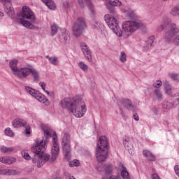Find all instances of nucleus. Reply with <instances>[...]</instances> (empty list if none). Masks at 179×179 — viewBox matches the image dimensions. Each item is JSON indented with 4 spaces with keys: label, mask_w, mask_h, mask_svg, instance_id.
<instances>
[{
    "label": "nucleus",
    "mask_w": 179,
    "mask_h": 179,
    "mask_svg": "<svg viewBox=\"0 0 179 179\" xmlns=\"http://www.w3.org/2000/svg\"><path fill=\"white\" fill-rule=\"evenodd\" d=\"M163 1H167V0H163Z\"/></svg>",
    "instance_id": "57"
},
{
    "label": "nucleus",
    "mask_w": 179,
    "mask_h": 179,
    "mask_svg": "<svg viewBox=\"0 0 179 179\" xmlns=\"http://www.w3.org/2000/svg\"><path fill=\"white\" fill-rule=\"evenodd\" d=\"M22 156L25 160H30V159H31V157L29 155V152L22 153Z\"/></svg>",
    "instance_id": "50"
},
{
    "label": "nucleus",
    "mask_w": 179,
    "mask_h": 179,
    "mask_svg": "<svg viewBox=\"0 0 179 179\" xmlns=\"http://www.w3.org/2000/svg\"><path fill=\"white\" fill-rule=\"evenodd\" d=\"M120 102L124 107H125V108H127V110H129L130 111H134V110H135V106L132 104L131 100L122 99Z\"/></svg>",
    "instance_id": "15"
},
{
    "label": "nucleus",
    "mask_w": 179,
    "mask_h": 179,
    "mask_svg": "<svg viewBox=\"0 0 179 179\" xmlns=\"http://www.w3.org/2000/svg\"><path fill=\"white\" fill-rule=\"evenodd\" d=\"M103 150H108V141H107V137L102 136L99 138L97 143V148Z\"/></svg>",
    "instance_id": "14"
},
{
    "label": "nucleus",
    "mask_w": 179,
    "mask_h": 179,
    "mask_svg": "<svg viewBox=\"0 0 179 179\" xmlns=\"http://www.w3.org/2000/svg\"><path fill=\"white\" fill-rule=\"evenodd\" d=\"M134 118L135 121H139V116H138V114L134 113Z\"/></svg>",
    "instance_id": "53"
},
{
    "label": "nucleus",
    "mask_w": 179,
    "mask_h": 179,
    "mask_svg": "<svg viewBox=\"0 0 179 179\" xmlns=\"http://www.w3.org/2000/svg\"><path fill=\"white\" fill-rule=\"evenodd\" d=\"M85 29H86V21L83 17H79L72 27L73 36L75 37H80Z\"/></svg>",
    "instance_id": "5"
},
{
    "label": "nucleus",
    "mask_w": 179,
    "mask_h": 179,
    "mask_svg": "<svg viewBox=\"0 0 179 179\" xmlns=\"http://www.w3.org/2000/svg\"><path fill=\"white\" fill-rule=\"evenodd\" d=\"M20 16L23 17V19H27L28 20H31L32 23H36V16L34 15V13L31 11L30 8L24 6L22 9V12L20 13Z\"/></svg>",
    "instance_id": "7"
},
{
    "label": "nucleus",
    "mask_w": 179,
    "mask_h": 179,
    "mask_svg": "<svg viewBox=\"0 0 179 179\" xmlns=\"http://www.w3.org/2000/svg\"><path fill=\"white\" fill-rule=\"evenodd\" d=\"M78 1L81 8H85L87 5L90 12L91 17H94V9H93V5H92L90 0H78Z\"/></svg>",
    "instance_id": "13"
},
{
    "label": "nucleus",
    "mask_w": 179,
    "mask_h": 179,
    "mask_svg": "<svg viewBox=\"0 0 179 179\" xmlns=\"http://www.w3.org/2000/svg\"><path fill=\"white\" fill-rule=\"evenodd\" d=\"M169 77L173 80H177L178 79V74L176 73H170Z\"/></svg>",
    "instance_id": "47"
},
{
    "label": "nucleus",
    "mask_w": 179,
    "mask_h": 179,
    "mask_svg": "<svg viewBox=\"0 0 179 179\" xmlns=\"http://www.w3.org/2000/svg\"><path fill=\"white\" fill-rule=\"evenodd\" d=\"M45 149H47V141L45 140H36L35 145L31 148V152L35 154L32 158V162L34 164L37 163L38 168L43 167L51 157L50 155L44 153Z\"/></svg>",
    "instance_id": "2"
},
{
    "label": "nucleus",
    "mask_w": 179,
    "mask_h": 179,
    "mask_svg": "<svg viewBox=\"0 0 179 179\" xmlns=\"http://www.w3.org/2000/svg\"><path fill=\"white\" fill-rule=\"evenodd\" d=\"M0 174L1 176H16L17 174V171L15 169H1Z\"/></svg>",
    "instance_id": "20"
},
{
    "label": "nucleus",
    "mask_w": 179,
    "mask_h": 179,
    "mask_svg": "<svg viewBox=\"0 0 179 179\" xmlns=\"http://www.w3.org/2000/svg\"><path fill=\"white\" fill-rule=\"evenodd\" d=\"M39 85H40L41 87H42L43 90L45 91L48 95H50V92L48 90H45V83L40 82Z\"/></svg>",
    "instance_id": "44"
},
{
    "label": "nucleus",
    "mask_w": 179,
    "mask_h": 179,
    "mask_svg": "<svg viewBox=\"0 0 179 179\" xmlns=\"http://www.w3.org/2000/svg\"><path fill=\"white\" fill-rule=\"evenodd\" d=\"M174 100H175V104L176 106H178V104H179V93L175 94Z\"/></svg>",
    "instance_id": "48"
},
{
    "label": "nucleus",
    "mask_w": 179,
    "mask_h": 179,
    "mask_svg": "<svg viewBox=\"0 0 179 179\" xmlns=\"http://www.w3.org/2000/svg\"><path fill=\"white\" fill-rule=\"evenodd\" d=\"M165 93L168 96H171L173 94V91L171 90V85L169 84V83H166L165 84Z\"/></svg>",
    "instance_id": "34"
},
{
    "label": "nucleus",
    "mask_w": 179,
    "mask_h": 179,
    "mask_svg": "<svg viewBox=\"0 0 179 179\" xmlns=\"http://www.w3.org/2000/svg\"><path fill=\"white\" fill-rule=\"evenodd\" d=\"M108 2L110 5H112L113 6H121V5H122V3H121V1H120L119 0H108Z\"/></svg>",
    "instance_id": "38"
},
{
    "label": "nucleus",
    "mask_w": 179,
    "mask_h": 179,
    "mask_svg": "<svg viewBox=\"0 0 179 179\" xmlns=\"http://www.w3.org/2000/svg\"><path fill=\"white\" fill-rule=\"evenodd\" d=\"M109 179H120V176H111Z\"/></svg>",
    "instance_id": "55"
},
{
    "label": "nucleus",
    "mask_w": 179,
    "mask_h": 179,
    "mask_svg": "<svg viewBox=\"0 0 179 179\" xmlns=\"http://www.w3.org/2000/svg\"><path fill=\"white\" fill-rule=\"evenodd\" d=\"M103 169L105 171L106 174L108 176V174H111L113 173V165L110 164L104 165Z\"/></svg>",
    "instance_id": "32"
},
{
    "label": "nucleus",
    "mask_w": 179,
    "mask_h": 179,
    "mask_svg": "<svg viewBox=\"0 0 179 179\" xmlns=\"http://www.w3.org/2000/svg\"><path fill=\"white\" fill-rule=\"evenodd\" d=\"M123 145L126 149V150H128L129 153L130 155H134V146L129 143V141H128V138H125L123 140Z\"/></svg>",
    "instance_id": "24"
},
{
    "label": "nucleus",
    "mask_w": 179,
    "mask_h": 179,
    "mask_svg": "<svg viewBox=\"0 0 179 179\" xmlns=\"http://www.w3.org/2000/svg\"><path fill=\"white\" fill-rule=\"evenodd\" d=\"M50 29H51V36H55V34H57V33H58V25H57V24H52L50 26Z\"/></svg>",
    "instance_id": "35"
},
{
    "label": "nucleus",
    "mask_w": 179,
    "mask_h": 179,
    "mask_svg": "<svg viewBox=\"0 0 179 179\" xmlns=\"http://www.w3.org/2000/svg\"><path fill=\"white\" fill-rule=\"evenodd\" d=\"M20 24H22L24 26V27H26L27 29H30L31 30H35L36 26L34 24H31V22L21 18L20 20Z\"/></svg>",
    "instance_id": "18"
},
{
    "label": "nucleus",
    "mask_w": 179,
    "mask_h": 179,
    "mask_svg": "<svg viewBox=\"0 0 179 179\" xmlns=\"http://www.w3.org/2000/svg\"><path fill=\"white\" fill-rule=\"evenodd\" d=\"M153 87H156L157 89H159V87H162V81L157 80V83H154L152 84Z\"/></svg>",
    "instance_id": "45"
},
{
    "label": "nucleus",
    "mask_w": 179,
    "mask_h": 179,
    "mask_svg": "<svg viewBox=\"0 0 179 179\" xmlns=\"http://www.w3.org/2000/svg\"><path fill=\"white\" fill-rule=\"evenodd\" d=\"M31 75L33 78L34 82H40V73H38L37 70L32 68V70L31 71Z\"/></svg>",
    "instance_id": "26"
},
{
    "label": "nucleus",
    "mask_w": 179,
    "mask_h": 179,
    "mask_svg": "<svg viewBox=\"0 0 179 179\" xmlns=\"http://www.w3.org/2000/svg\"><path fill=\"white\" fill-rule=\"evenodd\" d=\"M79 160L74 159L73 161L69 162V166L70 167H78V166H79Z\"/></svg>",
    "instance_id": "41"
},
{
    "label": "nucleus",
    "mask_w": 179,
    "mask_h": 179,
    "mask_svg": "<svg viewBox=\"0 0 179 179\" xmlns=\"http://www.w3.org/2000/svg\"><path fill=\"white\" fill-rule=\"evenodd\" d=\"M24 127H25V134L27 136H29V135H30V126L25 124Z\"/></svg>",
    "instance_id": "49"
},
{
    "label": "nucleus",
    "mask_w": 179,
    "mask_h": 179,
    "mask_svg": "<svg viewBox=\"0 0 179 179\" xmlns=\"http://www.w3.org/2000/svg\"><path fill=\"white\" fill-rule=\"evenodd\" d=\"M78 66L79 68H80L82 69V71H83L84 72H86V71H87L89 69V66H87V65H86L85 63H83V62H80L78 63Z\"/></svg>",
    "instance_id": "39"
},
{
    "label": "nucleus",
    "mask_w": 179,
    "mask_h": 179,
    "mask_svg": "<svg viewBox=\"0 0 179 179\" xmlns=\"http://www.w3.org/2000/svg\"><path fill=\"white\" fill-rule=\"evenodd\" d=\"M143 155L146 157L147 160H149L150 162H155L156 160L155 155L148 150H143Z\"/></svg>",
    "instance_id": "23"
},
{
    "label": "nucleus",
    "mask_w": 179,
    "mask_h": 179,
    "mask_svg": "<svg viewBox=\"0 0 179 179\" xmlns=\"http://www.w3.org/2000/svg\"><path fill=\"white\" fill-rule=\"evenodd\" d=\"M179 34V29L177 28V25L174 23L170 24V29L166 31L165 35L166 43H171V38L173 36H176Z\"/></svg>",
    "instance_id": "8"
},
{
    "label": "nucleus",
    "mask_w": 179,
    "mask_h": 179,
    "mask_svg": "<svg viewBox=\"0 0 179 179\" xmlns=\"http://www.w3.org/2000/svg\"><path fill=\"white\" fill-rule=\"evenodd\" d=\"M5 135H6L7 136H13L14 133L12 129H10V128H6L5 129Z\"/></svg>",
    "instance_id": "42"
},
{
    "label": "nucleus",
    "mask_w": 179,
    "mask_h": 179,
    "mask_svg": "<svg viewBox=\"0 0 179 179\" xmlns=\"http://www.w3.org/2000/svg\"><path fill=\"white\" fill-rule=\"evenodd\" d=\"M94 28L99 30L100 29V27L99 26V22H95V24H94Z\"/></svg>",
    "instance_id": "54"
},
{
    "label": "nucleus",
    "mask_w": 179,
    "mask_h": 179,
    "mask_svg": "<svg viewBox=\"0 0 179 179\" xmlns=\"http://www.w3.org/2000/svg\"><path fill=\"white\" fill-rule=\"evenodd\" d=\"M62 5H63V7L65 8L66 9L71 7V3L68 1L64 2Z\"/></svg>",
    "instance_id": "52"
},
{
    "label": "nucleus",
    "mask_w": 179,
    "mask_h": 179,
    "mask_svg": "<svg viewBox=\"0 0 179 179\" xmlns=\"http://www.w3.org/2000/svg\"><path fill=\"white\" fill-rule=\"evenodd\" d=\"M24 88H25V90L29 94H30L32 97H36L38 94V92H37L36 90L30 87L25 86Z\"/></svg>",
    "instance_id": "28"
},
{
    "label": "nucleus",
    "mask_w": 179,
    "mask_h": 179,
    "mask_svg": "<svg viewBox=\"0 0 179 179\" xmlns=\"http://www.w3.org/2000/svg\"><path fill=\"white\" fill-rule=\"evenodd\" d=\"M120 61L122 62H127V55L125 52L122 51L120 52Z\"/></svg>",
    "instance_id": "40"
},
{
    "label": "nucleus",
    "mask_w": 179,
    "mask_h": 179,
    "mask_svg": "<svg viewBox=\"0 0 179 179\" xmlns=\"http://www.w3.org/2000/svg\"><path fill=\"white\" fill-rule=\"evenodd\" d=\"M13 128H20V127H26V121L21 119H15L12 122Z\"/></svg>",
    "instance_id": "21"
},
{
    "label": "nucleus",
    "mask_w": 179,
    "mask_h": 179,
    "mask_svg": "<svg viewBox=\"0 0 179 179\" xmlns=\"http://www.w3.org/2000/svg\"><path fill=\"white\" fill-rule=\"evenodd\" d=\"M104 1H108V0H104Z\"/></svg>",
    "instance_id": "58"
},
{
    "label": "nucleus",
    "mask_w": 179,
    "mask_h": 179,
    "mask_svg": "<svg viewBox=\"0 0 179 179\" xmlns=\"http://www.w3.org/2000/svg\"><path fill=\"white\" fill-rule=\"evenodd\" d=\"M122 172H121V176L122 177L123 179H131V178L129 177V173H128L127 171V168L122 164Z\"/></svg>",
    "instance_id": "29"
},
{
    "label": "nucleus",
    "mask_w": 179,
    "mask_h": 179,
    "mask_svg": "<svg viewBox=\"0 0 179 179\" xmlns=\"http://www.w3.org/2000/svg\"><path fill=\"white\" fill-rule=\"evenodd\" d=\"M1 2L4 3L5 10L6 13L8 15L11 19L15 17V10L13 7H12V3H10V0H1Z\"/></svg>",
    "instance_id": "11"
},
{
    "label": "nucleus",
    "mask_w": 179,
    "mask_h": 179,
    "mask_svg": "<svg viewBox=\"0 0 179 179\" xmlns=\"http://www.w3.org/2000/svg\"><path fill=\"white\" fill-rule=\"evenodd\" d=\"M0 150L2 153H12V152H14L15 148L13 147H6L4 145H2L0 148Z\"/></svg>",
    "instance_id": "30"
},
{
    "label": "nucleus",
    "mask_w": 179,
    "mask_h": 179,
    "mask_svg": "<svg viewBox=\"0 0 179 179\" xmlns=\"http://www.w3.org/2000/svg\"><path fill=\"white\" fill-rule=\"evenodd\" d=\"M170 14L172 16H179V4L171 10Z\"/></svg>",
    "instance_id": "33"
},
{
    "label": "nucleus",
    "mask_w": 179,
    "mask_h": 179,
    "mask_svg": "<svg viewBox=\"0 0 179 179\" xmlns=\"http://www.w3.org/2000/svg\"><path fill=\"white\" fill-rule=\"evenodd\" d=\"M59 38L64 44L69 43V31L66 29H63L62 34L59 35Z\"/></svg>",
    "instance_id": "16"
},
{
    "label": "nucleus",
    "mask_w": 179,
    "mask_h": 179,
    "mask_svg": "<svg viewBox=\"0 0 179 179\" xmlns=\"http://www.w3.org/2000/svg\"><path fill=\"white\" fill-rule=\"evenodd\" d=\"M45 58L49 60V62H50V64H52V65H55V66L58 65V58L57 57H49L48 55H46Z\"/></svg>",
    "instance_id": "31"
},
{
    "label": "nucleus",
    "mask_w": 179,
    "mask_h": 179,
    "mask_svg": "<svg viewBox=\"0 0 179 179\" xmlns=\"http://www.w3.org/2000/svg\"><path fill=\"white\" fill-rule=\"evenodd\" d=\"M60 106L62 108L70 110L77 118H82V117L86 114V111H87L85 102L79 99L64 98L61 101Z\"/></svg>",
    "instance_id": "3"
},
{
    "label": "nucleus",
    "mask_w": 179,
    "mask_h": 179,
    "mask_svg": "<svg viewBox=\"0 0 179 179\" xmlns=\"http://www.w3.org/2000/svg\"><path fill=\"white\" fill-rule=\"evenodd\" d=\"M35 99L40 101V103H43L45 106H50V100H48V99H47L43 94L38 93L35 96Z\"/></svg>",
    "instance_id": "17"
},
{
    "label": "nucleus",
    "mask_w": 179,
    "mask_h": 179,
    "mask_svg": "<svg viewBox=\"0 0 179 179\" xmlns=\"http://www.w3.org/2000/svg\"><path fill=\"white\" fill-rule=\"evenodd\" d=\"M173 43L174 45L179 46V34L174 38Z\"/></svg>",
    "instance_id": "46"
},
{
    "label": "nucleus",
    "mask_w": 179,
    "mask_h": 179,
    "mask_svg": "<svg viewBox=\"0 0 179 179\" xmlns=\"http://www.w3.org/2000/svg\"><path fill=\"white\" fill-rule=\"evenodd\" d=\"M107 156H108V151L107 150L96 148V157L99 163H103V162H106Z\"/></svg>",
    "instance_id": "10"
},
{
    "label": "nucleus",
    "mask_w": 179,
    "mask_h": 179,
    "mask_svg": "<svg viewBox=\"0 0 179 179\" xmlns=\"http://www.w3.org/2000/svg\"><path fill=\"white\" fill-rule=\"evenodd\" d=\"M80 48L83 54L85 55V58L87 59L88 62H92V52L89 49V46L85 43H80Z\"/></svg>",
    "instance_id": "12"
},
{
    "label": "nucleus",
    "mask_w": 179,
    "mask_h": 179,
    "mask_svg": "<svg viewBox=\"0 0 179 179\" xmlns=\"http://www.w3.org/2000/svg\"><path fill=\"white\" fill-rule=\"evenodd\" d=\"M174 106V104H173L172 102L170 101H164L162 103V107L163 108H165L166 110H170V108H173V106Z\"/></svg>",
    "instance_id": "36"
},
{
    "label": "nucleus",
    "mask_w": 179,
    "mask_h": 179,
    "mask_svg": "<svg viewBox=\"0 0 179 179\" xmlns=\"http://www.w3.org/2000/svg\"><path fill=\"white\" fill-rule=\"evenodd\" d=\"M0 162L4 164H12L16 162V158L13 157H0Z\"/></svg>",
    "instance_id": "19"
},
{
    "label": "nucleus",
    "mask_w": 179,
    "mask_h": 179,
    "mask_svg": "<svg viewBox=\"0 0 179 179\" xmlns=\"http://www.w3.org/2000/svg\"><path fill=\"white\" fill-rule=\"evenodd\" d=\"M41 1L51 10H55V9L57 8V6H55V3H54L52 0H41Z\"/></svg>",
    "instance_id": "25"
},
{
    "label": "nucleus",
    "mask_w": 179,
    "mask_h": 179,
    "mask_svg": "<svg viewBox=\"0 0 179 179\" xmlns=\"http://www.w3.org/2000/svg\"><path fill=\"white\" fill-rule=\"evenodd\" d=\"M70 136L68 134H64L62 139V149L63 153L66 160H71V139Z\"/></svg>",
    "instance_id": "6"
},
{
    "label": "nucleus",
    "mask_w": 179,
    "mask_h": 179,
    "mask_svg": "<svg viewBox=\"0 0 179 179\" xmlns=\"http://www.w3.org/2000/svg\"><path fill=\"white\" fill-rule=\"evenodd\" d=\"M17 63L18 61L16 59H14L10 62V68L11 69L13 75H16L19 71V69H17Z\"/></svg>",
    "instance_id": "22"
},
{
    "label": "nucleus",
    "mask_w": 179,
    "mask_h": 179,
    "mask_svg": "<svg viewBox=\"0 0 179 179\" xmlns=\"http://www.w3.org/2000/svg\"><path fill=\"white\" fill-rule=\"evenodd\" d=\"M107 8L109 10L110 13H115V8H114V6L109 4L107 6Z\"/></svg>",
    "instance_id": "43"
},
{
    "label": "nucleus",
    "mask_w": 179,
    "mask_h": 179,
    "mask_svg": "<svg viewBox=\"0 0 179 179\" xmlns=\"http://www.w3.org/2000/svg\"><path fill=\"white\" fill-rule=\"evenodd\" d=\"M0 16H1V17H3V13L0 12Z\"/></svg>",
    "instance_id": "56"
},
{
    "label": "nucleus",
    "mask_w": 179,
    "mask_h": 179,
    "mask_svg": "<svg viewBox=\"0 0 179 179\" xmlns=\"http://www.w3.org/2000/svg\"><path fill=\"white\" fill-rule=\"evenodd\" d=\"M41 128L46 136H52V160L54 162L57 160V157H58V155H59V145L58 144L57 133L50 129H48L45 126H42Z\"/></svg>",
    "instance_id": "4"
},
{
    "label": "nucleus",
    "mask_w": 179,
    "mask_h": 179,
    "mask_svg": "<svg viewBox=\"0 0 179 179\" xmlns=\"http://www.w3.org/2000/svg\"><path fill=\"white\" fill-rule=\"evenodd\" d=\"M153 43H155V36H151L144 45L145 50H149L153 45Z\"/></svg>",
    "instance_id": "27"
},
{
    "label": "nucleus",
    "mask_w": 179,
    "mask_h": 179,
    "mask_svg": "<svg viewBox=\"0 0 179 179\" xmlns=\"http://www.w3.org/2000/svg\"><path fill=\"white\" fill-rule=\"evenodd\" d=\"M167 24L166 22H164L163 24L160 25V27L158 28V31H163L164 29V27Z\"/></svg>",
    "instance_id": "51"
},
{
    "label": "nucleus",
    "mask_w": 179,
    "mask_h": 179,
    "mask_svg": "<svg viewBox=\"0 0 179 179\" xmlns=\"http://www.w3.org/2000/svg\"><path fill=\"white\" fill-rule=\"evenodd\" d=\"M154 93L157 100H162L163 99V94H162V91H160V89L155 90Z\"/></svg>",
    "instance_id": "37"
},
{
    "label": "nucleus",
    "mask_w": 179,
    "mask_h": 179,
    "mask_svg": "<svg viewBox=\"0 0 179 179\" xmlns=\"http://www.w3.org/2000/svg\"><path fill=\"white\" fill-rule=\"evenodd\" d=\"M33 67L28 66V67H23L18 69L15 76H17L20 79H26L29 75L31 73Z\"/></svg>",
    "instance_id": "9"
},
{
    "label": "nucleus",
    "mask_w": 179,
    "mask_h": 179,
    "mask_svg": "<svg viewBox=\"0 0 179 179\" xmlns=\"http://www.w3.org/2000/svg\"><path fill=\"white\" fill-rule=\"evenodd\" d=\"M104 20L108 27L111 29L113 33H115L116 36L118 37L123 36L124 38H128L132 33H135L142 26L141 21H126L123 22L121 30L118 25V21L113 15L107 14L105 15Z\"/></svg>",
    "instance_id": "1"
}]
</instances>
